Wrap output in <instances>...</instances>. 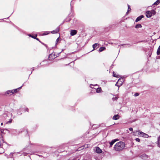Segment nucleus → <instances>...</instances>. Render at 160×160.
I'll use <instances>...</instances> for the list:
<instances>
[{
    "mask_svg": "<svg viewBox=\"0 0 160 160\" xmlns=\"http://www.w3.org/2000/svg\"><path fill=\"white\" fill-rule=\"evenodd\" d=\"M125 146V143L122 141L119 142L116 144L114 148L115 150L120 151L123 150Z\"/></svg>",
    "mask_w": 160,
    "mask_h": 160,
    "instance_id": "1",
    "label": "nucleus"
},
{
    "mask_svg": "<svg viewBox=\"0 0 160 160\" xmlns=\"http://www.w3.org/2000/svg\"><path fill=\"white\" fill-rule=\"evenodd\" d=\"M156 14V12L154 10L148 11L146 12V16L148 18H150L152 15H154Z\"/></svg>",
    "mask_w": 160,
    "mask_h": 160,
    "instance_id": "2",
    "label": "nucleus"
},
{
    "mask_svg": "<svg viewBox=\"0 0 160 160\" xmlns=\"http://www.w3.org/2000/svg\"><path fill=\"white\" fill-rule=\"evenodd\" d=\"M123 82V79H119L116 83L115 84V86H117L119 88L122 85Z\"/></svg>",
    "mask_w": 160,
    "mask_h": 160,
    "instance_id": "3",
    "label": "nucleus"
},
{
    "mask_svg": "<svg viewBox=\"0 0 160 160\" xmlns=\"http://www.w3.org/2000/svg\"><path fill=\"white\" fill-rule=\"evenodd\" d=\"M57 57V55H55L54 52H52L50 54L49 56V59L50 60H52L56 58Z\"/></svg>",
    "mask_w": 160,
    "mask_h": 160,
    "instance_id": "4",
    "label": "nucleus"
},
{
    "mask_svg": "<svg viewBox=\"0 0 160 160\" xmlns=\"http://www.w3.org/2000/svg\"><path fill=\"white\" fill-rule=\"evenodd\" d=\"M141 135V137L145 138H147L149 137V136L148 134H146L142 132H141L140 133Z\"/></svg>",
    "mask_w": 160,
    "mask_h": 160,
    "instance_id": "5",
    "label": "nucleus"
},
{
    "mask_svg": "<svg viewBox=\"0 0 160 160\" xmlns=\"http://www.w3.org/2000/svg\"><path fill=\"white\" fill-rule=\"evenodd\" d=\"M96 152L98 153H100L102 152V150L98 147H96L94 149Z\"/></svg>",
    "mask_w": 160,
    "mask_h": 160,
    "instance_id": "6",
    "label": "nucleus"
},
{
    "mask_svg": "<svg viewBox=\"0 0 160 160\" xmlns=\"http://www.w3.org/2000/svg\"><path fill=\"white\" fill-rule=\"evenodd\" d=\"M118 141V139H115L114 140H112L111 142H109L110 143V147H111L113 145V144L116 142V141Z\"/></svg>",
    "mask_w": 160,
    "mask_h": 160,
    "instance_id": "7",
    "label": "nucleus"
},
{
    "mask_svg": "<svg viewBox=\"0 0 160 160\" xmlns=\"http://www.w3.org/2000/svg\"><path fill=\"white\" fill-rule=\"evenodd\" d=\"M77 33V31L75 30H72L70 32V35L71 36H74Z\"/></svg>",
    "mask_w": 160,
    "mask_h": 160,
    "instance_id": "8",
    "label": "nucleus"
},
{
    "mask_svg": "<svg viewBox=\"0 0 160 160\" xmlns=\"http://www.w3.org/2000/svg\"><path fill=\"white\" fill-rule=\"evenodd\" d=\"M59 28L58 27L57 28L52 31L51 32L52 33H58L59 31Z\"/></svg>",
    "mask_w": 160,
    "mask_h": 160,
    "instance_id": "9",
    "label": "nucleus"
},
{
    "mask_svg": "<svg viewBox=\"0 0 160 160\" xmlns=\"http://www.w3.org/2000/svg\"><path fill=\"white\" fill-rule=\"evenodd\" d=\"M120 118V116L118 115H116L113 116L112 118L114 120H118Z\"/></svg>",
    "mask_w": 160,
    "mask_h": 160,
    "instance_id": "10",
    "label": "nucleus"
},
{
    "mask_svg": "<svg viewBox=\"0 0 160 160\" xmlns=\"http://www.w3.org/2000/svg\"><path fill=\"white\" fill-rule=\"evenodd\" d=\"M16 154V153L12 152V153H11L9 154V155H7L6 154H5V155H6V156H7V158H12V157L13 154Z\"/></svg>",
    "mask_w": 160,
    "mask_h": 160,
    "instance_id": "11",
    "label": "nucleus"
},
{
    "mask_svg": "<svg viewBox=\"0 0 160 160\" xmlns=\"http://www.w3.org/2000/svg\"><path fill=\"white\" fill-rule=\"evenodd\" d=\"M102 89L100 87L96 89V92L97 93L101 92H102Z\"/></svg>",
    "mask_w": 160,
    "mask_h": 160,
    "instance_id": "12",
    "label": "nucleus"
},
{
    "mask_svg": "<svg viewBox=\"0 0 160 160\" xmlns=\"http://www.w3.org/2000/svg\"><path fill=\"white\" fill-rule=\"evenodd\" d=\"M105 49V47H101L100 48L99 50V51L101 52Z\"/></svg>",
    "mask_w": 160,
    "mask_h": 160,
    "instance_id": "13",
    "label": "nucleus"
},
{
    "mask_svg": "<svg viewBox=\"0 0 160 160\" xmlns=\"http://www.w3.org/2000/svg\"><path fill=\"white\" fill-rule=\"evenodd\" d=\"M157 55H159L160 54V45L159 46V47L158 48L157 52Z\"/></svg>",
    "mask_w": 160,
    "mask_h": 160,
    "instance_id": "14",
    "label": "nucleus"
},
{
    "mask_svg": "<svg viewBox=\"0 0 160 160\" xmlns=\"http://www.w3.org/2000/svg\"><path fill=\"white\" fill-rule=\"evenodd\" d=\"M147 157V156H146L145 154H142L141 156V158L142 159H145Z\"/></svg>",
    "mask_w": 160,
    "mask_h": 160,
    "instance_id": "15",
    "label": "nucleus"
},
{
    "mask_svg": "<svg viewBox=\"0 0 160 160\" xmlns=\"http://www.w3.org/2000/svg\"><path fill=\"white\" fill-rule=\"evenodd\" d=\"M128 9L127 12H126L127 14H128V13L131 10L130 6L128 4Z\"/></svg>",
    "mask_w": 160,
    "mask_h": 160,
    "instance_id": "16",
    "label": "nucleus"
},
{
    "mask_svg": "<svg viewBox=\"0 0 160 160\" xmlns=\"http://www.w3.org/2000/svg\"><path fill=\"white\" fill-rule=\"evenodd\" d=\"M113 76L115 77L119 78L120 77V76L115 74L114 72H113Z\"/></svg>",
    "mask_w": 160,
    "mask_h": 160,
    "instance_id": "17",
    "label": "nucleus"
},
{
    "mask_svg": "<svg viewBox=\"0 0 160 160\" xmlns=\"http://www.w3.org/2000/svg\"><path fill=\"white\" fill-rule=\"evenodd\" d=\"M50 33V32H49V31H46L45 32H43L42 35H47L49 33Z\"/></svg>",
    "mask_w": 160,
    "mask_h": 160,
    "instance_id": "18",
    "label": "nucleus"
},
{
    "mask_svg": "<svg viewBox=\"0 0 160 160\" xmlns=\"http://www.w3.org/2000/svg\"><path fill=\"white\" fill-rule=\"evenodd\" d=\"M158 146L159 147H160V136L158 138Z\"/></svg>",
    "mask_w": 160,
    "mask_h": 160,
    "instance_id": "19",
    "label": "nucleus"
},
{
    "mask_svg": "<svg viewBox=\"0 0 160 160\" xmlns=\"http://www.w3.org/2000/svg\"><path fill=\"white\" fill-rule=\"evenodd\" d=\"M160 2V0H157L154 3V4L158 5Z\"/></svg>",
    "mask_w": 160,
    "mask_h": 160,
    "instance_id": "20",
    "label": "nucleus"
},
{
    "mask_svg": "<svg viewBox=\"0 0 160 160\" xmlns=\"http://www.w3.org/2000/svg\"><path fill=\"white\" fill-rule=\"evenodd\" d=\"M29 36L30 37H32V38H33L35 39L36 38L37 35H31L30 34V35H29Z\"/></svg>",
    "mask_w": 160,
    "mask_h": 160,
    "instance_id": "21",
    "label": "nucleus"
},
{
    "mask_svg": "<svg viewBox=\"0 0 160 160\" xmlns=\"http://www.w3.org/2000/svg\"><path fill=\"white\" fill-rule=\"evenodd\" d=\"M98 44L96 43H95V44H94L93 45V46H92V47H93V48L94 49L95 48H96V47H97V46H98Z\"/></svg>",
    "mask_w": 160,
    "mask_h": 160,
    "instance_id": "22",
    "label": "nucleus"
},
{
    "mask_svg": "<svg viewBox=\"0 0 160 160\" xmlns=\"http://www.w3.org/2000/svg\"><path fill=\"white\" fill-rule=\"evenodd\" d=\"M17 89H15L13 90H12L11 91V92H12V94L15 92H17Z\"/></svg>",
    "mask_w": 160,
    "mask_h": 160,
    "instance_id": "23",
    "label": "nucleus"
},
{
    "mask_svg": "<svg viewBox=\"0 0 160 160\" xmlns=\"http://www.w3.org/2000/svg\"><path fill=\"white\" fill-rule=\"evenodd\" d=\"M140 20V16L138 17L135 20V22H137Z\"/></svg>",
    "mask_w": 160,
    "mask_h": 160,
    "instance_id": "24",
    "label": "nucleus"
},
{
    "mask_svg": "<svg viewBox=\"0 0 160 160\" xmlns=\"http://www.w3.org/2000/svg\"><path fill=\"white\" fill-rule=\"evenodd\" d=\"M136 28H140V24H137L135 26V27Z\"/></svg>",
    "mask_w": 160,
    "mask_h": 160,
    "instance_id": "25",
    "label": "nucleus"
},
{
    "mask_svg": "<svg viewBox=\"0 0 160 160\" xmlns=\"http://www.w3.org/2000/svg\"><path fill=\"white\" fill-rule=\"evenodd\" d=\"M2 142L3 143L4 142L3 140L2 139V141H1V143L0 144V148H2V147L3 145L1 144Z\"/></svg>",
    "mask_w": 160,
    "mask_h": 160,
    "instance_id": "26",
    "label": "nucleus"
},
{
    "mask_svg": "<svg viewBox=\"0 0 160 160\" xmlns=\"http://www.w3.org/2000/svg\"><path fill=\"white\" fill-rule=\"evenodd\" d=\"M10 93H11L12 92H11V91L10 90H9V91H7L6 92V94H9Z\"/></svg>",
    "mask_w": 160,
    "mask_h": 160,
    "instance_id": "27",
    "label": "nucleus"
},
{
    "mask_svg": "<svg viewBox=\"0 0 160 160\" xmlns=\"http://www.w3.org/2000/svg\"><path fill=\"white\" fill-rule=\"evenodd\" d=\"M12 119H10L9 121L7 122L6 123V124H8L9 123H11L12 122Z\"/></svg>",
    "mask_w": 160,
    "mask_h": 160,
    "instance_id": "28",
    "label": "nucleus"
},
{
    "mask_svg": "<svg viewBox=\"0 0 160 160\" xmlns=\"http://www.w3.org/2000/svg\"><path fill=\"white\" fill-rule=\"evenodd\" d=\"M139 95V93H136L135 94H134V96H135V97H137V96H138V95Z\"/></svg>",
    "mask_w": 160,
    "mask_h": 160,
    "instance_id": "29",
    "label": "nucleus"
},
{
    "mask_svg": "<svg viewBox=\"0 0 160 160\" xmlns=\"http://www.w3.org/2000/svg\"><path fill=\"white\" fill-rule=\"evenodd\" d=\"M135 140L137 141L138 142H140V139L139 138H136L135 139Z\"/></svg>",
    "mask_w": 160,
    "mask_h": 160,
    "instance_id": "30",
    "label": "nucleus"
},
{
    "mask_svg": "<svg viewBox=\"0 0 160 160\" xmlns=\"http://www.w3.org/2000/svg\"><path fill=\"white\" fill-rule=\"evenodd\" d=\"M129 130L131 131H133V128H129Z\"/></svg>",
    "mask_w": 160,
    "mask_h": 160,
    "instance_id": "31",
    "label": "nucleus"
},
{
    "mask_svg": "<svg viewBox=\"0 0 160 160\" xmlns=\"http://www.w3.org/2000/svg\"><path fill=\"white\" fill-rule=\"evenodd\" d=\"M133 133H134V134L136 135L135 133H138V134H139V133L140 132L138 131V132H134Z\"/></svg>",
    "mask_w": 160,
    "mask_h": 160,
    "instance_id": "32",
    "label": "nucleus"
},
{
    "mask_svg": "<svg viewBox=\"0 0 160 160\" xmlns=\"http://www.w3.org/2000/svg\"><path fill=\"white\" fill-rule=\"evenodd\" d=\"M59 40V38H58L56 40V42H58V41Z\"/></svg>",
    "mask_w": 160,
    "mask_h": 160,
    "instance_id": "33",
    "label": "nucleus"
},
{
    "mask_svg": "<svg viewBox=\"0 0 160 160\" xmlns=\"http://www.w3.org/2000/svg\"><path fill=\"white\" fill-rule=\"evenodd\" d=\"M122 45V46H123V45L127 46H126V47H127V46H128V47H129V45H128V44H127V45H125V44Z\"/></svg>",
    "mask_w": 160,
    "mask_h": 160,
    "instance_id": "34",
    "label": "nucleus"
},
{
    "mask_svg": "<svg viewBox=\"0 0 160 160\" xmlns=\"http://www.w3.org/2000/svg\"><path fill=\"white\" fill-rule=\"evenodd\" d=\"M143 16L142 15H141V19L142 18H143Z\"/></svg>",
    "mask_w": 160,
    "mask_h": 160,
    "instance_id": "35",
    "label": "nucleus"
},
{
    "mask_svg": "<svg viewBox=\"0 0 160 160\" xmlns=\"http://www.w3.org/2000/svg\"><path fill=\"white\" fill-rule=\"evenodd\" d=\"M117 99H118V98L117 97H115L114 98L115 100H117Z\"/></svg>",
    "mask_w": 160,
    "mask_h": 160,
    "instance_id": "36",
    "label": "nucleus"
},
{
    "mask_svg": "<svg viewBox=\"0 0 160 160\" xmlns=\"http://www.w3.org/2000/svg\"><path fill=\"white\" fill-rule=\"evenodd\" d=\"M25 110L26 111H28V108H26V109H25Z\"/></svg>",
    "mask_w": 160,
    "mask_h": 160,
    "instance_id": "37",
    "label": "nucleus"
},
{
    "mask_svg": "<svg viewBox=\"0 0 160 160\" xmlns=\"http://www.w3.org/2000/svg\"><path fill=\"white\" fill-rule=\"evenodd\" d=\"M2 131L1 130H0V134L2 133Z\"/></svg>",
    "mask_w": 160,
    "mask_h": 160,
    "instance_id": "38",
    "label": "nucleus"
},
{
    "mask_svg": "<svg viewBox=\"0 0 160 160\" xmlns=\"http://www.w3.org/2000/svg\"><path fill=\"white\" fill-rule=\"evenodd\" d=\"M148 147H152V145H148Z\"/></svg>",
    "mask_w": 160,
    "mask_h": 160,
    "instance_id": "39",
    "label": "nucleus"
},
{
    "mask_svg": "<svg viewBox=\"0 0 160 160\" xmlns=\"http://www.w3.org/2000/svg\"><path fill=\"white\" fill-rule=\"evenodd\" d=\"M35 39H36L38 40H39V39L38 38H36Z\"/></svg>",
    "mask_w": 160,
    "mask_h": 160,
    "instance_id": "40",
    "label": "nucleus"
},
{
    "mask_svg": "<svg viewBox=\"0 0 160 160\" xmlns=\"http://www.w3.org/2000/svg\"><path fill=\"white\" fill-rule=\"evenodd\" d=\"M1 125H3V123H1Z\"/></svg>",
    "mask_w": 160,
    "mask_h": 160,
    "instance_id": "41",
    "label": "nucleus"
},
{
    "mask_svg": "<svg viewBox=\"0 0 160 160\" xmlns=\"http://www.w3.org/2000/svg\"><path fill=\"white\" fill-rule=\"evenodd\" d=\"M21 88V87H20L19 88H18V89H19V88Z\"/></svg>",
    "mask_w": 160,
    "mask_h": 160,
    "instance_id": "42",
    "label": "nucleus"
},
{
    "mask_svg": "<svg viewBox=\"0 0 160 160\" xmlns=\"http://www.w3.org/2000/svg\"><path fill=\"white\" fill-rule=\"evenodd\" d=\"M140 27H141V28L142 26H141H141H140Z\"/></svg>",
    "mask_w": 160,
    "mask_h": 160,
    "instance_id": "43",
    "label": "nucleus"
}]
</instances>
